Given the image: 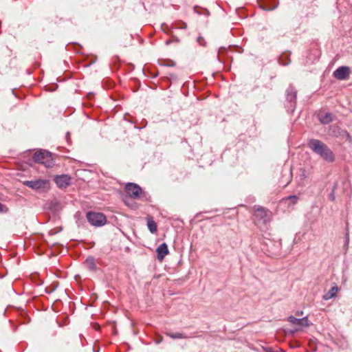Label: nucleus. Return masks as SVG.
<instances>
[{"label":"nucleus","mask_w":352,"mask_h":352,"mask_svg":"<svg viewBox=\"0 0 352 352\" xmlns=\"http://www.w3.org/2000/svg\"><path fill=\"white\" fill-rule=\"evenodd\" d=\"M307 145L316 154L327 162H332L335 160V155L331 150L322 141L317 139H310Z\"/></svg>","instance_id":"obj_1"},{"label":"nucleus","mask_w":352,"mask_h":352,"mask_svg":"<svg viewBox=\"0 0 352 352\" xmlns=\"http://www.w3.org/2000/svg\"><path fill=\"white\" fill-rule=\"evenodd\" d=\"M33 160L35 162L44 164L47 167L52 165V154L45 150H39L34 153Z\"/></svg>","instance_id":"obj_2"},{"label":"nucleus","mask_w":352,"mask_h":352,"mask_svg":"<svg viewBox=\"0 0 352 352\" xmlns=\"http://www.w3.org/2000/svg\"><path fill=\"white\" fill-rule=\"evenodd\" d=\"M87 219L88 222L95 227L102 226L107 223L105 215L101 212H88L87 213Z\"/></svg>","instance_id":"obj_3"},{"label":"nucleus","mask_w":352,"mask_h":352,"mask_svg":"<svg viewBox=\"0 0 352 352\" xmlns=\"http://www.w3.org/2000/svg\"><path fill=\"white\" fill-rule=\"evenodd\" d=\"M285 94L287 102L289 105L287 107L294 111L296 108L297 91L293 85H290L286 89Z\"/></svg>","instance_id":"obj_4"},{"label":"nucleus","mask_w":352,"mask_h":352,"mask_svg":"<svg viewBox=\"0 0 352 352\" xmlns=\"http://www.w3.org/2000/svg\"><path fill=\"white\" fill-rule=\"evenodd\" d=\"M124 190L127 195L134 199H139L142 193V189L141 187L134 183L126 184L124 187Z\"/></svg>","instance_id":"obj_5"},{"label":"nucleus","mask_w":352,"mask_h":352,"mask_svg":"<svg viewBox=\"0 0 352 352\" xmlns=\"http://www.w3.org/2000/svg\"><path fill=\"white\" fill-rule=\"evenodd\" d=\"M351 74V69L347 66H340L333 73V76L340 80L348 79Z\"/></svg>","instance_id":"obj_6"},{"label":"nucleus","mask_w":352,"mask_h":352,"mask_svg":"<svg viewBox=\"0 0 352 352\" xmlns=\"http://www.w3.org/2000/svg\"><path fill=\"white\" fill-rule=\"evenodd\" d=\"M71 177L68 175H56L54 177V182L60 188H65L71 184Z\"/></svg>","instance_id":"obj_7"},{"label":"nucleus","mask_w":352,"mask_h":352,"mask_svg":"<svg viewBox=\"0 0 352 352\" xmlns=\"http://www.w3.org/2000/svg\"><path fill=\"white\" fill-rule=\"evenodd\" d=\"M258 4L260 8L265 11H272L278 7L276 0H258Z\"/></svg>","instance_id":"obj_8"},{"label":"nucleus","mask_w":352,"mask_h":352,"mask_svg":"<svg viewBox=\"0 0 352 352\" xmlns=\"http://www.w3.org/2000/svg\"><path fill=\"white\" fill-rule=\"evenodd\" d=\"M47 182L44 179H36V180H30L24 182V184L34 190H38L45 188Z\"/></svg>","instance_id":"obj_9"},{"label":"nucleus","mask_w":352,"mask_h":352,"mask_svg":"<svg viewBox=\"0 0 352 352\" xmlns=\"http://www.w3.org/2000/svg\"><path fill=\"white\" fill-rule=\"evenodd\" d=\"M287 320L292 324H295L299 327H309L310 325L307 316L302 318H297L293 316H290L288 317Z\"/></svg>","instance_id":"obj_10"},{"label":"nucleus","mask_w":352,"mask_h":352,"mask_svg":"<svg viewBox=\"0 0 352 352\" xmlns=\"http://www.w3.org/2000/svg\"><path fill=\"white\" fill-rule=\"evenodd\" d=\"M156 252L157 258L160 261H163L164 257L169 253L167 244L166 243H163L161 245H160L156 250Z\"/></svg>","instance_id":"obj_11"},{"label":"nucleus","mask_w":352,"mask_h":352,"mask_svg":"<svg viewBox=\"0 0 352 352\" xmlns=\"http://www.w3.org/2000/svg\"><path fill=\"white\" fill-rule=\"evenodd\" d=\"M318 118L320 122L323 124H329L333 120V116L329 112H326L324 114H319Z\"/></svg>","instance_id":"obj_12"},{"label":"nucleus","mask_w":352,"mask_h":352,"mask_svg":"<svg viewBox=\"0 0 352 352\" xmlns=\"http://www.w3.org/2000/svg\"><path fill=\"white\" fill-rule=\"evenodd\" d=\"M338 291V286L335 285L331 288V289L324 295L323 298L326 300L334 298Z\"/></svg>","instance_id":"obj_13"},{"label":"nucleus","mask_w":352,"mask_h":352,"mask_svg":"<svg viewBox=\"0 0 352 352\" xmlns=\"http://www.w3.org/2000/svg\"><path fill=\"white\" fill-rule=\"evenodd\" d=\"M85 264L87 267L91 271H95L96 270V265L95 263V260L93 257H88L86 259Z\"/></svg>","instance_id":"obj_14"},{"label":"nucleus","mask_w":352,"mask_h":352,"mask_svg":"<svg viewBox=\"0 0 352 352\" xmlns=\"http://www.w3.org/2000/svg\"><path fill=\"white\" fill-rule=\"evenodd\" d=\"M166 336L173 338V339H186L188 338V336L185 335L184 333H171V332H166Z\"/></svg>","instance_id":"obj_15"},{"label":"nucleus","mask_w":352,"mask_h":352,"mask_svg":"<svg viewBox=\"0 0 352 352\" xmlns=\"http://www.w3.org/2000/svg\"><path fill=\"white\" fill-rule=\"evenodd\" d=\"M278 62L280 65L287 66L290 63L291 61L288 54H283L279 57Z\"/></svg>","instance_id":"obj_16"},{"label":"nucleus","mask_w":352,"mask_h":352,"mask_svg":"<svg viewBox=\"0 0 352 352\" xmlns=\"http://www.w3.org/2000/svg\"><path fill=\"white\" fill-rule=\"evenodd\" d=\"M147 226L149 231L154 234L157 232V223L153 219H148L147 221Z\"/></svg>","instance_id":"obj_17"},{"label":"nucleus","mask_w":352,"mask_h":352,"mask_svg":"<svg viewBox=\"0 0 352 352\" xmlns=\"http://www.w3.org/2000/svg\"><path fill=\"white\" fill-rule=\"evenodd\" d=\"M266 210L263 207H258L256 211H255V215L257 217H259L261 219H263L266 217Z\"/></svg>","instance_id":"obj_18"},{"label":"nucleus","mask_w":352,"mask_h":352,"mask_svg":"<svg viewBox=\"0 0 352 352\" xmlns=\"http://www.w3.org/2000/svg\"><path fill=\"white\" fill-rule=\"evenodd\" d=\"M227 53H228V51H227L226 48L221 47L219 49L217 58L219 62L224 63V60L223 59V56L224 54H227Z\"/></svg>","instance_id":"obj_19"},{"label":"nucleus","mask_w":352,"mask_h":352,"mask_svg":"<svg viewBox=\"0 0 352 352\" xmlns=\"http://www.w3.org/2000/svg\"><path fill=\"white\" fill-rule=\"evenodd\" d=\"M58 283H54L52 285H50V287H48L45 289L46 293H47V294L52 293L54 291L56 290V289L58 287Z\"/></svg>","instance_id":"obj_20"},{"label":"nucleus","mask_w":352,"mask_h":352,"mask_svg":"<svg viewBox=\"0 0 352 352\" xmlns=\"http://www.w3.org/2000/svg\"><path fill=\"white\" fill-rule=\"evenodd\" d=\"M285 200L290 201L292 204H296L298 200V197L296 195H289L285 198Z\"/></svg>","instance_id":"obj_21"},{"label":"nucleus","mask_w":352,"mask_h":352,"mask_svg":"<svg viewBox=\"0 0 352 352\" xmlns=\"http://www.w3.org/2000/svg\"><path fill=\"white\" fill-rule=\"evenodd\" d=\"M336 188V185H335L332 190H331V192H330V194L329 195V199L331 201H335V199H336V196H335V190Z\"/></svg>","instance_id":"obj_22"},{"label":"nucleus","mask_w":352,"mask_h":352,"mask_svg":"<svg viewBox=\"0 0 352 352\" xmlns=\"http://www.w3.org/2000/svg\"><path fill=\"white\" fill-rule=\"evenodd\" d=\"M349 243V234L348 230H346V234H345V243L344 247L347 249Z\"/></svg>","instance_id":"obj_23"},{"label":"nucleus","mask_w":352,"mask_h":352,"mask_svg":"<svg viewBox=\"0 0 352 352\" xmlns=\"http://www.w3.org/2000/svg\"><path fill=\"white\" fill-rule=\"evenodd\" d=\"M8 211V208L0 202V213H6Z\"/></svg>","instance_id":"obj_24"},{"label":"nucleus","mask_w":352,"mask_h":352,"mask_svg":"<svg viewBox=\"0 0 352 352\" xmlns=\"http://www.w3.org/2000/svg\"><path fill=\"white\" fill-rule=\"evenodd\" d=\"M197 42L199 43V44L200 45H202V46H205L206 45V42H205L204 38L201 37V36H199L197 38Z\"/></svg>","instance_id":"obj_25"},{"label":"nucleus","mask_w":352,"mask_h":352,"mask_svg":"<svg viewBox=\"0 0 352 352\" xmlns=\"http://www.w3.org/2000/svg\"><path fill=\"white\" fill-rule=\"evenodd\" d=\"M169 76L170 80H176L177 79V76L174 74H170Z\"/></svg>","instance_id":"obj_26"},{"label":"nucleus","mask_w":352,"mask_h":352,"mask_svg":"<svg viewBox=\"0 0 352 352\" xmlns=\"http://www.w3.org/2000/svg\"><path fill=\"white\" fill-rule=\"evenodd\" d=\"M265 352H282V351H274L271 347H267L265 349Z\"/></svg>","instance_id":"obj_27"},{"label":"nucleus","mask_w":352,"mask_h":352,"mask_svg":"<svg viewBox=\"0 0 352 352\" xmlns=\"http://www.w3.org/2000/svg\"><path fill=\"white\" fill-rule=\"evenodd\" d=\"M164 65L168 67H174L175 65V63L173 61H170L169 63L165 64Z\"/></svg>","instance_id":"obj_28"},{"label":"nucleus","mask_w":352,"mask_h":352,"mask_svg":"<svg viewBox=\"0 0 352 352\" xmlns=\"http://www.w3.org/2000/svg\"><path fill=\"white\" fill-rule=\"evenodd\" d=\"M187 28V25L186 23L182 22V25L181 27H179L178 28L180 29H186Z\"/></svg>","instance_id":"obj_29"},{"label":"nucleus","mask_w":352,"mask_h":352,"mask_svg":"<svg viewBox=\"0 0 352 352\" xmlns=\"http://www.w3.org/2000/svg\"><path fill=\"white\" fill-rule=\"evenodd\" d=\"M204 10V12L203 14H206V16H208L210 14V12L209 11L207 10V9H203Z\"/></svg>","instance_id":"obj_30"},{"label":"nucleus","mask_w":352,"mask_h":352,"mask_svg":"<svg viewBox=\"0 0 352 352\" xmlns=\"http://www.w3.org/2000/svg\"><path fill=\"white\" fill-rule=\"evenodd\" d=\"M69 133L67 132V134H66V138H67V141L69 142Z\"/></svg>","instance_id":"obj_31"},{"label":"nucleus","mask_w":352,"mask_h":352,"mask_svg":"<svg viewBox=\"0 0 352 352\" xmlns=\"http://www.w3.org/2000/svg\"><path fill=\"white\" fill-rule=\"evenodd\" d=\"M197 8H198V7H197V6H195V7L194 8V10H195V12H197V14H201V13L197 11Z\"/></svg>","instance_id":"obj_32"},{"label":"nucleus","mask_w":352,"mask_h":352,"mask_svg":"<svg viewBox=\"0 0 352 352\" xmlns=\"http://www.w3.org/2000/svg\"><path fill=\"white\" fill-rule=\"evenodd\" d=\"M171 42H172V41H171V40H167V41L165 42V43H166V45H169Z\"/></svg>","instance_id":"obj_33"},{"label":"nucleus","mask_w":352,"mask_h":352,"mask_svg":"<svg viewBox=\"0 0 352 352\" xmlns=\"http://www.w3.org/2000/svg\"><path fill=\"white\" fill-rule=\"evenodd\" d=\"M175 41L177 42V43H179V39L177 37L175 38Z\"/></svg>","instance_id":"obj_34"},{"label":"nucleus","mask_w":352,"mask_h":352,"mask_svg":"<svg viewBox=\"0 0 352 352\" xmlns=\"http://www.w3.org/2000/svg\"><path fill=\"white\" fill-rule=\"evenodd\" d=\"M297 315H298V316H301V315H302V311H300V312L298 311V312H297Z\"/></svg>","instance_id":"obj_35"}]
</instances>
